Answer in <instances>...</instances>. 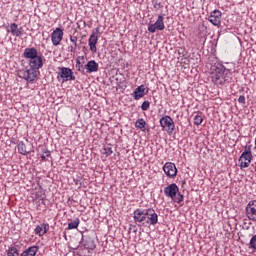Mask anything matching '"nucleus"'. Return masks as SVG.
Instances as JSON below:
<instances>
[{"mask_svg":"<svg viewBox=\"0 0 256 256\" xmlns=\"http://www.w3.org/2000/svg\"><path fill=\"white\" fill-rule=\"evenodd\" d=\"M134 221L143 225L155 226L159 223V215H157V212L153 208L136 209L134 211Z\"/></svg>","mask_w":256,"mask_h":256,"instance_id":"nucleus-1","label":"nucleus"},{"mask_svg":"<svg viewBox=\"0 0 256 256\" xmlns=\"http://www.w3.org/2000/svg\"><path fill=\"white\" fill-rule=\"evenodd\" d=\"M211 71V79L215 85L223 86L231 81V70L225 68L223 64H214L211 67Z\"/></svg>","mask_w":256,"mask_h":256,"instance_id":"nucleus-2","label":"nucleus"},{"mask_svg":"<svg viewBox=\"0 0 256 256\" xmlns=\"http://www.w3.org/2000/svg\"><path fill=\"white\" fill-rule=\"evenodd\" d=\"M164 195L174 201V203H183L185 196L179 192V186L172 183L164 188Z\"/></svg>","mask_w":256,"mask_h":256,"instance_id":"nucleus-3","label":"nucleus"},{"mask_svg":"<svg viewBox=\"0 0 256 256\" xmlns=\"http://www.w3.org/2000/svg\"><path fill=\"white\" fill-rule=\"evenodd\" d=\"M253 159V154L251 153V145L246 146L240 158L238 159V163L240 169H247L249 165H251V161Z\"/></svg>","mask_w":256,"mask_h":256,"instance_id":"nucleus-4","label":"nucleus"},{"mask_svg":"<svg viewBox=\"0 0 256 256\" xmlns=\"http://www.w3.org/2000/svg\"><path fill=\"white\" fill-rule=\"evenodd\" d=\"M39 75V70H35V68H29L26 70H19L18 77L21 79H25L28 83H33L37 76Z\"/></svg>","mask_w":256,"mask_h":256,"instance_id":"nucleus-5","label":"nucleus"},{"mask_svg":"<svg viewBox=\"0 0 256 256\" xmlns=\"http://www.w3.org/2000/svg\"><path fill=\"white\" fill-rule=\"evenodd\" d=\"M160 127L166 129L168 133L175 131V122L171 116H164L160 119Z\"/></svg>","mask_w":256,"mask_h":256,"instance_id":"nucleus-6","label":"nucleus"},{"mask_svg":"<svg viewBox=\"0 0 256 256\" xmlns=\"http://www.w3.org/2000/svg\"><path fill=\"white\" fill-rule=\"evenodd\" d=\"M77 65H79L78 71H83L84 69H86L87 73H97L99 71V63L95 62V60H90L85 66L77 61Z\"/></svg>","mask_w":256,"mask_h":256,"instance_id":"nucleus-7","label":"nucleus"},{"mask_svg":"<svg viewBox=\"0 0 256 256\" xmlns=\"http://www.w3.org/2000/svg\"><path fill=\"white\" fill-rule=\"evenodd\" d=\"M164 15H159L156 22L148 26L149 33H155V31H163L165 29Z\"/></svg>","mask_w":256,"mask_h":256,"instance_id":"nucleus-8","label":"nucleus"},{"mask_svg":"<svg viewBox=\"0 0 256 256\" xmlns=\"http://www.w3.org/2000/svg\"><path fill=\"white\" fill-rule=\"evenodd\" d=\"M97 35H99V27L95 28L92 31V34L90 35L88 40V45L92 53H97V41H99V36Z\"/></svg>","mask_w":256,"mask_h":256,"instance_id":"nucleus-9","label":"nucleus"},{"mask_svg":"<svg viewBox=\"0 0 256 256\" xmlns=\"http://www.w3.org/2000/svg\"><path fill=\"white\" fill-rule=\"evenodd\" d=\"M163 171L165 175L171 179L177 177V166H175V163L173 162H166L163 166Z\"/></svg>","mask_w":256,"mask_h":256,"instance_id":"nucleus-10","label":"nucleus"},{"mask_svg":"<svg viewBox=\"0 0 256 256\" xmlns=\"http://www.w3.org/2000/svg\"><path fill=\"white\" fill-rule=\"evenodd\" d=\"M246 215L250 221H256V200H252L246 206Z\"/></svg>","mask_w":256,"mask_h":256,"instance_id":"nucleus-11","label":"nucleus"},{"mask_svg":"<svg viewBox=\"0 0 256 256\" xmlns=\"http://www.w3.org/2000/svg\"><path fill=\"white\" fill-rule=\"evenodd\" d=\"M82 244L88 251H93L97 247L95 245V239L89 235L82 236Z\"/></svg>","mask_w":256,"mask_h":256,"instance_id":"nucleus-12","label":"nucleus"},{"mask_svg":"<svg viewBox=\"0 0 256 256\" xmlns=\"http://www.w3.org/2000/svg\"><path fill=\"white\" fill-rule=\"evenodd\" d=\"M208 20L215 27H219V25H221V11H219V10L212 11L210 13V16H209Z\"/></svg>","mask_w":256,"mask_h":256,"instance_id":"nucleus-13","label":"nucleus"},{"mask_svg":"<svg viewBox=\"0 0 256 256\" xmlns=\"http://www.w3.org/2000/svg\"><path fill=\"white\" fill-rule=\"evenodd\" d=\"M63 40V30L56 28L51 34V41L53 45L57 46Z\"/></svg>","mask_w":256,"mask_h":256,"instance_id":"nucleus-14","label":"nucleus"},{"mask_svg":"<svg viewBox=\"0 0 256 256\" xmlns=\"http://www.w3.org/2000/svg\"><path fill=\"white\" fill-rule=\"evenodd\" d=\"M29 67L32 69H35L36 71H39L41 67H43V57L41 56H36L34 58H31L29 61Z\"/></svg>","mask_w":256,"mask_h":256,"instance_id":"nucleus-15","label":"nucleus"},{"mask_svg":"<svg viewBox=\"0 0 256 256\" xmlns=\"http://www.w3.org/2000/svg\"><path fill=\"white\" fill-rule=\"evenodd\" d=\"M8 33H11L12 37H21L23 35V27L19 28L17 23H12L8 29Z\"/></svg>","mask_w":256,"mask_h":256,"instance_id":"nucleus-16","label":"nucleus"},{"mask_svg":"<svg viewBox=\"0 0 256 256\" xmlns=\"http://www.w3.org/2000/svg\"><path fill=\"white\" fill-rule=\"evenodd\" d=\"M145 89V85H140L134 90L132 97H134L135 101H139V99H142V97L147 95V91L145 92Z\"/></svg>","mask_w":256,"mask_h":256,"instance_id":"nucleus-17","label":"nucleus"},{"mask_svg":"<svg viewBox=\"0 0 256 256\" xmlns=\"http://www.w3.org/2000/svg\"><path fill=\"white\" fill-rule=\"evenodd\" d=\"M38 55H39V52H37L36 48H26L23 53L24 59H28L29 61L30 59H34Z\"/></svg>","mask_w":256,"mask_h":256,"instance_id":"nucleus-18","label":"nucleus"},{"mask_svg":"<svg viewBox=\"0 0 256 256\" xmlns=\"http://www.w3.org/2000/svg\"><path fill=\"white\" fill-rule=\"evenodd\" d=\"M47 231H49V224L43 223L35 228L34 233L35 235H38V237H43Z\"/></svg>","mask_w":256,"mask_h":256,"instance_id":"nucleus-19","label":"nucleus"},{"mask_svg":"<svg viewBox=\"0 0 256 256\" xmlns=\"http://www.w3.org/2000/svg\"><path fill=\"white\" fill-rule=\"evenodd\" d=\"M39 251V246H30L23 251L20 256H36Z\"/></svg>","mask_w":256,"mask_h":256,"instance_id":"nucleus-20","label":"nucleus"},{"mask_svg":"<svg viewBox=\"0 0 256 256\" xmlns=\"http://www.w3.org/2000/svg\"><path fill=\"white\" fill-rule=\"evenodd\" d=\"M65 81H75V75H73L71 68H65Z\"/></svg>","mask_w":256,"mask_h":256,"instance_id":"nucleus-21","label":"nucleus"},{"mask_svg":"<svg viewBox=\"0 0 256 256\" xmlns=\"http://www.w3.org/2000/svg\"><path fill=\"white\" fill-rule=\"evenodd\" d=\"M57 79L60 83H65V67L58 68Z\"/></svg>","mask_w":256,"mask_h":256,"instance_id":"nucleus-22","label":"nucleus"},{"mask_svg":"<svg viewBox=\"0 0 256 256\" xmlns=\"http://www.w3.org/2000/svg\"><path fill=\"white\" fill-rule=\"evenodd\" d=\"M17 147L18 153H20V155H27L29 153L27 151V146L24 144V142H19Z\"/></svg>","mask_w":256,"mask_h":256,"instance_id":"nucleus-23","label":"nucleus"},{"mask_svg":"<svg viewBox=\"0 0 256 256\" xmlns=\"http://www.w3.org/2000/svg\"><path fill=\"white\" fill-rule=\"evenodd\" d=\"M79 223H81V220H79V218L72 220L68 223V230L77 229L79 227Z\"/></svg>","mask_w":256,"mask_h":256,"instance_id":"nucleus-24","label":"nucleus"},{"mask_svg":"<svg viewBox=\"0 0 256 256\" xmlns=\"http://www.w3.org/2000/svg\"><path fill=\"white\" fill-rule=\"evenodd\" d=\"M145 125H147V122H145V119H143V118H139L135 122L136 129H145Z\"/></svg>","mask_w":256,"mask_h":256,"instance_id":"nucleus-25","label":"nucleus"},{"mask_svg":"<svg viewBox=\"0 0 256 256\" xmlns=\"http://www.w3.org/2000/svg\"><path fill=\"white\" fill-rule=\"evenodd\" d=\"M101 153L102 155L109 157L110 155H113V148H111V146H104Z\"/></svg>","mask_w":256,"mask_h":256,"instance_id":"nucleus-26","label":"nucleus"},{"mask_svg":"<svg viewBox=\"0 0 256 256\" xmlns=\"http://www.w3.org/2000/svg\"><path fill=\"white\" fill-rule=\"evenodd\" d=\"M8 256H19V250L15 247H10L8 249Z\"/></svg>","mask_w":256,"mask_h":256,"instance_id":"nucleus-27","label":"nucleus"},{"mask_svg":"<svg viewBox=\"0 0 256 256\" xmlns=\"http://www.w3.org/2000/svg\"><path fill=\"white\" fill-rule=\"evenodd\" d=\"M201 123H203V116L197 114L194 117V125H201Z\"/></svg>","mask_w":256,"mask_h":256,"instance_id":"nucleus-28","label":"nucleus"},{"mask_svg":"<svg viewBox=\"0 0 256 256\" xmlns=\"http://www.w3.org/2000/svg\"><path fill=\"white\" fill-rule=\"evenodd\" d=\"M149 107H151V102L149 101H144L141 105V109L142 111H148L149 110Z\"/></svg>","mask_w":256,"mask_h":256,"instance_id":"nucleus-29","label":"nucleus"},{"mask_svg":"<svg viewBox=\"0 0 256 256\" xmlns=\"http://www.w3.org/2000/svg\"><path fill=\"white\" fill-rule=\"evenodd\" d=\"M154 9H156L157 11H159V9H163V4L159 1H156L154 3Z\"/></svg>","mask_w":256,"mask_h":256,"instance_id":"nucleus-30","label":"nucleus"},{"mask_svg":"<svg viewBox=\"0 0 256 256\" xmlns=\"http://www.w3.org/2000/svg\"><path fill=\"white\" fill-rule=\"evenodd\" d=\"M238 103H240L241 105H245V96L243 95L239 96Z\"/></svg>","mask_w":256,"mask_h":256,"instance_id":"nucleus-31","label":"nucleus"},{"mask_svg":"<svg viewBox=\"0 0 256 256\" xmlns=\"http://www.w3.org/2000/svg\"><path fill=\"white\" fill-rule=\"evenodd\" d=\"M70 41H71L72 43H74V46H75V47H77V37H75V36H70Z\"/></svg>","mask_w":256,"mask_h":256,"instance_id":"nucleus-32","label":"nucleus"},{"mask_svg":"<svg viewBox=\"0 0 256 256\" xmlns=\"http://www.w3.org/2000/svg\"><path fill=\"white\" fill-rule=\"evenodd\" d=\"M44 156L51 157V151L45 150L44 151Z\"/></svg>","mask_w":256,"mask_h":256,"instance_id":"nucleus-33","label":"nucleus"},{"mask_svg":"<svg viewBox=\"0 0 256 256\" xmlns=\"http://www.w3.org/2000/svg\"><path fill=\"white\" fill-rule=\"evenodd\" d=\"M41 159H42V161H47V156L45 154H42Z\"/></svg>","mask_w":256,"mask_h":256,"instance_id":"nucleus-34","label":"nucleus"},{"mask_svg":"<svg viewBox=\"0 0 256 256\" xmlns=\"http://www.w3.org/2000/svg\"><path fill=\"white\" fill-rule=\"evenodd\" d=\"M83 51H87V47H83Z\"/></svg>","mask_w":256,"mask_h":256,"instance_id":"nucleus-35","label":"nucleus"},{"mask_svg":"<svg viewBox=\"0 0 256 256\" xmlns=\"http://www.w3.org/2000/svg\"><path fill=\"white\" fill-rule=\"evenodd\" d=\"M69 201H70V200H68V202H67V203H68V205H69Z\"/></svg>","mask_w":256,"mask_h":256,"instance_id":"nucleus-36","label":"nucleus"}]
</instances>
